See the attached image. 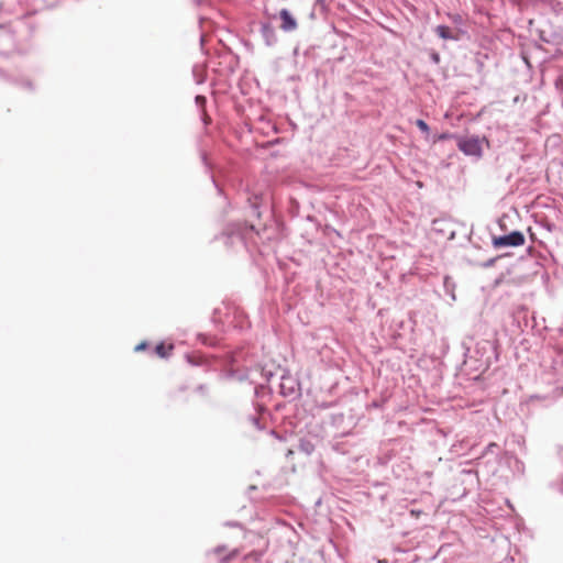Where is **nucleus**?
<instances>
[{
  "mask_svg": "<svg viewBox=\"0 0 563 563\" xmlns=\"http://www.w3.org/2000/svg\"><path fill=\"white\" fill-rule=\"evenodd\" d=\"M262 205V197H249L247 206L245 207V216L247 219H260ZM255 233H257L255 224L250 222V220H245L243 222H233L228 224L217 239H221L228 247H234L236 245L245 246L246 241Z\"/></svg>",
  "mask_w": 563,
  "mask_h": 563,
  "instance_id": "obj_1",
  "label": "nucleus"
},
{
  "mask_svg": "<svg viewBox=\"0 0 563 563\" xmlns=\"http://www.w3.org/2000/svg\"><path fill=\"white\" fill-rule=\"evenodd\" d=\"M279 388L280 395L291 400L299 398L301 395L299 380L286 371L280 376Z\"/></svg>",
  "mask_w": 563,
  "mask_h": 563,
  "instance_id": "obj_2",
  "label": "nucleus"
},
{
  "mask_svg": "<svg viewBox=\"0 0 563 563\" xmlns=\"http://www.w3.org/2000/svg\"><path fill=\"white\" fill-rule=\"evenodd\" d=\"M457 147L466 156H473L477 159L483 156L482 140L477 135L460 137Z\"/></svg>",
  "mask_w": 563,
  "mask_h": 563,
  "instance_id": "obj_3",
  "label": "nucleus"
},
{
  "mask_svg": "<svg viewBox=\"0 0 563 563\" xmlns=\"http://www.w3.org/2000/svg\"><path fill=\"white\" fill-rule=\"evenodd\" d=\"M525 235L522 232L515 230L508 234L494 236L492 244L495 249L516 247L525 244Z\"/></svg>",
  "mask_w": 563,
  "mask_h": 563,
  "instance_id": "obj_4",
  "label": "nucleus"
},
{
  "mask_svg": "<svg viewBox=\"0 0 563 563\" xmlns=\"http://www.w3.org/2000/svg\"><path fill=\"white\" fill-rule=\"evenodd\" d=\"M475 353L478 361H483L486 365L490 364L492 355L495 354V344L492 341L483 340L476 343Z\"/></svg>",
  "mask_w": 563,
  "mask_h": 563,
  "instance_id": "obj_5",
  "label": "nucleus"
},
{
  "mask_svg": "<svg viewBox=\"0 0 563 563\" xmlns=\"http://www.w3.org/2000/svg\"><path fill=\"white\" fill-rule=\"evenodd\" d=\"M432 230L443 236H448L449 240L455 238V230L451 220L445 218L434 219L432 221Z\"/></svg>",
  "mask_w": 563,
  "mask_h": 563,
  "instance_id": "obj_6",
  "label": "nucleus"
},
{
  "mask_svg": "<svg viewBox=\"0 0 563 563\" xmlns=\"http://www.w3.org/2000/svg\"><path fill=\"white\" fill-rule=\"evenodd\" d=\"M258 32H260L262 40L266 46L272 47L277 43V41H278L277 33L271 22L261 21Z\"/></svg>",
  "mask_w": 563,
  "mask_h": 563,
  "instance_id": "obj_7",
  "label": "nucleus"
},
{
  "mask_svg": "<svg viewBox=\"0 0 563 563\" xmlns=\"http://www.w3.org/2000/svg\"><path fill=\"white\" fill-rule=\"evenodd\" d=\"M279 19L282 21L280 29L284 32H294L298 27V23L296 18L290 13L288 9H282L279 11Z\"/></svg>",
  "mask_w": 563,
  "mask_h": 563,
  "instance_id": "obj_8",
  "label": "nucleus"
},
{
  "mask_svg": "<svg viewBox=\"0 0 563 563\" xmlns=\"http://www.w3.org/2000/svg\"><path fill=\"white\" fill-rule=\"evenodd\" d=\"M435 34L442 40L460 41L464 33L462 30H452L450 26L440 24L434 30Z\"/></svg>",
  "mask_w": 563,
  "mask_h": 563,
  "instance_id": "obj_9",
  "label": "nucleus"
},
{
  "mask_svg": "<svg viewBox=\"0 0 563 563\" xmlns=\"http://www.w3.org/2000/svg\"><path fill=\"white\" fill-rule=\"evenodd\" d=\"M500 448L497 443L490 442L487 444L482 453V455L478 457L479 461L487 459V462H496L499 456ZM482 462H478V465Z\"/></svg>",
  "mask_w": 563,
  "mask_h": 563,
  "instance_id": "obj_10",
  "label": "nucleus"
},
{
  "mask_svg": "<svg viewBox=\"0 0 563 563\" xmlns=\"http://www.w3.org/2000/svg\"><path fill=\"white\" fill-rule=\"evenodd\" d=\"M316 446L309 439L302 438L299 440L298 450L306 455H311Z\"/></svg>",
  "mask_w": 563,
  "mask_h": 563,
  "instance_id": "obj_11",
  "label": "nucleus"
},
{
  "mask_svg": "<svg viewBox=\"0 0 563 563\" xmlns=\"http://www.w3.org/2000/svg\"><path fill=\"white\" fill-rule=\"evenodd\" d=\"M239 382L250 380L251 384H255L254 369L238 371L235 378Z\"/></svg>",
  "mask_w": 563,
  "mask_h": 563,
  "instance_id": "obj_12",
  "label": "nucleus"
},
{
  "mask_svg": "<svg viewBox=\"0 0 563 563\" xmlns=\"http://www.w3.org/2000/svg\"><path fill=\"white\" fill-rule=\"evenodd\" d=\"M192 76H194V79L196 81V84L198 85H201L205 82L206 80V70L202 66L200 65H195L192 67Z\"/></svg>",
  "mask_w": 563,
  "mask_h": 563,
  "instance_id": "obj_13",
  "label": "nucleus"
},
{
  "mask_svg": "<svg viewBox=\"0 0 563 563\" xmlns=\"http://www.w3.org/2000/svg\"><path fill=\"white\" fill-rule=\"evenodd\" d=\"M172 350H173L172 345L167 347L163 342H161V343L156 344L154 351L159 357L165 358L169 355V351H172Z\"/></svg>",
  "mask_w": 563,
  "mask_h": 563,
  "instance_id": "obj_14",
  "label": "nucleus"
},
{
  "mask_svg": "<svg viewBox=\"0 0 563 563\" xmlns=\"http://www.w3.org/2000/svg\"><path fill=\"white\" fill-rule=\"evenodd\" d=\"M186 357H187L188 363L196 365V366L202 365L206 362L205 356H202V355L187 354Z\"/></svg>",
  "mask_w": 563,
  "mask_h": 563,
  "instance_id": "obj_15",
  "label": "nucleus"
},
{
  "mask_svg": "<svg viewBox=\"0 0 563 563\" xmlns=\"http://www.w3.org/2000/svg\"><path fill=\"white\" fill-rule=\"evenodd\" d=\"M256 374H260L266 382H269L274 376V373L271 369H266V368L254 369V376Z\"/></svg>",
  "mask_w": 563,
  "mask_h": 563,
  "instance_id": "obj_16",
  "label": "nucleus"
},
{
  "mask_svg": "<svg viewBox=\"0 0 563 563\" xmlns=\"http://www.w3.org/2000/svg\"><path fill=\"white\" fill-rule=\"evenodd\" d=\"M453 286H454L453 282L451 280L450 277L446 276L444 278V288H445L446 294L450 295L451 298L454 300L455 299V295L453 292Z\"/></svg>",
  "mask_w": 563,
  "mask_h": 563,
  "instance_id": "obj_17",
  "label": "nucleus"
},
{
  "mask_svg": "<svg viewBox=\"0 0 563 563\" xmlns=\"http://www.w3.org/2000/svg\"><path fill=\"white\" fill-rule=\"evenodd\" d=\"M416 126L424 134H429L430 133V126L429 124L422 120V119H417L416 120Z\"/></svg>",
  "mask_w": 563,
  "mask_h": 563,
  "instance_id": "obj_18",
  "label": "nucleus"
},
{
  "mask_svg": "<svg viewBox=\"0 0 563 563\" xmlns=\"http://www.w3.org/2000/svg\"><path fill=\"white\" fill-rule=\"evenodd\" d=\"M452 137V134L450 132H442L440 134H434L432 137V143H438L441 141H445Z\"/></svg>",
  "mask_w": 563,
  "mask_h": 563,
  "instance_id": "obj_19",
  "label": "nucleus"
},
{
  "mask_svg": "<svg viewBox=\"0 0 563 563\" xmlns=\"http://www.w3.org/2000/svg\"><path fill=\"white\" fill-rule=\"evenodd\" d=\"M550 487L560 493V494H563V478H559V479H555L553 482L550 483Z\"/></svg>",
  "mask_w": 563,
  "mask_h": 563,
  "instance_id": "obj_20",
  "label": "nucleus"
},
{
  "mask_svg": "<svg viewBox=\"0 0 563 563\" xmlns=\"http://www.w3.org/2000/svg\"><path fill=\"white\" fill-rule=\"evenodd\" d=\"M249 421L257 429V430H262L264 427L262 426V422H261V418L255 416V415H252L249 417Z\"/></svg>",
  "mask_w": 563,
  "mask_h": 563,
  "instance_id": "obj_21",
  "label": "nucleus"
},
{
  "mask_svg": "<svg viewBox=\"0 0 563 563\" xmlns=\"http://www.w3.org/2000/svg\"><path fill=\"white\" fill-rule=\"evenodd\" d=\"M266 391V386L264 384H256L254 387L255 397H262Z\"/></svg>",
  "mask_w": 563,
  "mask_h": 563,
  "instance_id": "obj_22",
  "label": "nucleus"
},
{
  "mask_svg": "<svg viewBox=\"0 0 563 563\" xmlns=\"http://www.w3.org/2000/svg\"><path fill=\"white\" fill-rule=\"evenodd\" d=\"M236 374H238V369H234V368H227V369H224V371H223L222 376H223L225 379H234Z\"/></svg>",
  "mask_w": 563,
  "mask_h": 563,
  "instance_id": "obj_23",
  "label": "nucleus"
},
{
  "mask_svg": "<svg viewBox=\"0 0 563 563\" xmlns=\"http://www.w3.org/2000/svg\"><path fill=\"white\" fill-rule=\"evenodd\" d=\"M195 102L197 104V107L203 109L206 107V103H207V98L202 95H197L195 97Z\"/></svg>",
  "mask_w": 563,
  "mask_h": 563,
  "instance_id": "obj_24",
  "label": "nucleus"
},
{
  "mask_svg": "<svg viewBox=\"0 0 563 563\" xmlns=\"http://www.w3.org/2000/svg\"><path fill=\"white\" fill-rule=\"evenodd\" d=\"M195 391H196V393H198V394H200V395H207V393H208V387H207V385H205V384H200V385H198V386L196 387Z\"/></svg>",
  "mask_w": 563,
  "mask_h": 563,
  "instance_id": "obj_25",
  "label": "nucleus"
},
{
  "mask_svg": "<svg viewBox=\"0 0 563 563\" xmlns=\"http://www.w3.org/2000/svg\"><path fill=\"white\" fill-rule=\"evenodd\" d=\"M148 346L147 342L143 341L141 343H139L135 347H134V351L135 352H142L144 350H146Z\"/></svg>",
  "mask_w": 563,
  "mask_h": 563,
  "instance_id": "obj_26",
  "label": "nucleus"
},
{
  "mask_svg": "<svg viewBox=\"0 0 563 563\" xmlns=\"http://www.w3.org/2000/svg\"><path fill=\"white\" fill-rule=\"evenodd\" d=\"M236 553H238V550H236V549L232 550V551L229 553V555H228V556H225V558H222V559H221V563H225V562L230 561L231 559H233V558L236 555Z\"/></svg>",
  "mask_w": 563,
  "mask_h": 563,
  "instance_id": "obj_27",
  "label": "nucleus"
},
{
  "mask_svg": "<svg viewBox=\"0 0 563 563\" xmlns=\"http://www.w3.org/2000/svg\"><path fill=\"white\" fill-rule=\"evenodd\" d=\"M498 257H493L483 263V267L488 268L495 265Z\"/></svg>",
  "mask_w": 563,
  "mask_h": 563,
  "instance_id": "obj_28",
  "label": "nucleus"
},
{
  "mask_svg": "<svg viewBox=\"0 0 563 563\" xmlns=\"http://www.w3.org/2000/svg\"><path fill=\"white\" fill-rule=\"evenodd\" d=\"M430 58H431V62L434 63V64H439L440 63V54L438 52H432L430 54Z\"/></svg>",
  "mask_w": 563,
  "mask_h": 563,
  "instance_id": "obj_29",
  "label": "nucleus"
},
{
  "mask_svg": "<svg viewBox=\"0 0 563 563\" xmlns=\"http://www.w3.org/2000/svg\"><path fill=\"white\" fill-rule=\"evenodd\" d=\"M224 526L227 527H235V528H239L241 531H242V525L238 521H227L224 522Z\"/></svg>",
  "mask_w": 563,
  "mask_h": 563,
  "instance_id": "obj_30",
  "label": "nucleus"
},
{
  "mask_svg": "<svg viewBox=\"0 0 563 563\" xmlns=\"http://www.w3.org/2000/svg\"><path fill=\"white\" fill-rule=\"evenodd\" d=\"M451 19H452V21L455 24H462L463 23V18L460 14H454V15L451 16Z\"/></svg>",
  "mask_w": 563,
  "mask_h": 563,
  "instance_id": "obj_31",
  "label": "nucleus"
},
{
  "mask_svg": "<svg viewBox=\"0 0 563 563\" xmlns=\"http://www.w3.org/2000/svg\"><path fill=\"white\" fill-rule=\"evenodd\" d=\"M227 550V547L225 545H219L217 548L213 549V553L217 554V555H220L222 552H224Z\"/></svg>",
  "mask_w": 563,
  "mask_h": 563,
  "instance_id": "obj_32",
  "label": "nucleus"
},
{
  "mask_svg": "<svg viewBox=\"0 0 563 563\" xmlns=\"http://www.w3.org/2000/svg\"><path fill=\"white\" fill-rule=\"evenodd\" d=\"M198 338L203 344H213V342H209V339L206 334H199Z\"/></svg>",
  "mask_w": 563,
  "mask_h": 563,
  "instance_id": "obj_33",
  "label": "nucleus"
},
{
  "mask_svg": "<svg viewBox=\"0 0 563 563\" xmlns=\"http://www.w3.org/2000/svg\"><path fill=\"white\" fill-rule=\"evenodd\" d=\"M201 159H202V163L205 164V166H206L207 168H210V164H209V162H208V157H207L206 153H202V154H201Z\"/></svg>",
  "mask_w": 563,
  "mask_h": 563,
  "instance_id": "obj_34",
  "label": "nucleus"
},
{
  "mask_svg": "<svg viewBox=\"0 0 563 563\" xmlns=\"http://www.w3.org/2000/svg\"><path fill=\"white\" fill-rule=\"evenodd\" d=\"M211 179H212L213 185H214V186H216V188L218 189L219 194H221L222 191H221V189L219 188V185H218V183L216 181V179H214L213 177H211Z\"/></svg>",
  "mask_w": 563,
  "mask_h": 563,
  "instance_id": "obj_35",
  "label": "nucleus"
},
{
  "mask_svg": "<svg viewBox=\"0 0 563 563\" xmlns=\"http://www.w3.org/2000/svg\"><path fill=\"white\" fill-rule=\"evenodd\" d=\"M202 120H203V123H205V124H208V123H209V121H210V119H209L206 114H203Z\"/></svg>",
  "mask_w": 563,
  "mask_h": 563,
  "instance_id": "obj_36",
  "label": "nucleus"
},
{
  "mask_svg": "<svg viewBox=\"0 0 563 563\" xmlns=\"http://www.w3.org/2000/svg\"><path fill=\"white\" fill-rule=\"evenodd\" d=\"M252 555L254 556V560H258L261 558V553L257 552L253 553Z\"/></svg>",
  "mask_w": 563,
  "mask_h": 563,
  "instance_id": "obj_37",
  "label": "nucleus"
},
{
  "mask_svg": "<svg viewBox=\"0 0 563 563\" xmlns=\"http://www.w3.org/2000/svg\"><path fill=\"white\" fill-rule=\"evenodd\" d=\"M541 40H542L543 42H545V43H550V41H549L547 37H544L543 35H541Z\"/></svg>",
  "mask_w": 563,
  "mask_h": 563,
  "instance_id": "obj_38",
  "label": "nucleus"
},
{
  "mask_svg": "<svg viewBox=\"0 0 563 563\" xmlns=\"http://www.w3.org/2000/svg\"><path fill=\"white\" fill-rule=\"evenodd\" d=\"M471 353V349L466 347L465 355L467 356Z\"/></svg>",
  "mask_w": 563,
  "mask_h": 563,
  "instance_id": "obj_39",
  "label": "nucleus"
},
{
  "mask_svg": "<svg viewBox=\"0 0 563 563\" xmlns=\"http://www.w3.org/2000/svg\"><path fill=\"white\" fill-rule=\"evenodd\" d=\"M201 45H203V36L200 37Z\"/></svg>",
  "mask_w": 563,
  "mask_h": 563,
  "instance_id": "obj_40",
  "label": "nucleus"
}]
</instances>
